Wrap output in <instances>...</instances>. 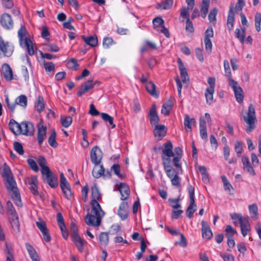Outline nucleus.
I'll use <instances>...</instances> for the list:
<instances>
[{
    "mask_svg": "<svg viewBox=\"0 0 261 261\" xmlns=\"http://www.w3.org/2000/svg\"><path fill=\"white\" fill-rule=\"evenodd\" d=\"M91 195L93 198L91 201V214L88 213L85 218L86 223L89 226L97 227L100 225L104 212L101 210L98 200L100 198L99 191L95 184L91 188Z\"/></svg>",
    "mask_w": 261,
    "mask_h": 261,
    "instance_id": "f257e3e1",
    "label": "nucleus"
},
{
    "mask_svg": "<svg viewBox=\"0 0 261 261\" xmlns=\"http://www.w3.org/2000/svg\"><path fill=\"white\" fill-rule=\"evenodd\" d=\"M243 120L247 124L246 131L247 133L251 132L255 128V123L256 121L255 110L253 104L249 105L246 115L243 116Z\"/></svg>",
    "mask_w": 261,
    "mask_h": 261,
    "instance_id": "f03ea898",
    "label": "nucleus"
},
{
    "mask_svg": "<svg viewBox=\"0 0 261 261\" xmlns=\"http://www.w3.org/2000/svg\"><path fill=\"white\" fill-rule=\"evenodd\" d=\"M230 217L234 221L236 220L239 221L242 234L243 237H246L247 234V232L251 229L248 220L249 218L248 217H243L241 214L238 213L230 214Z\"/></svg>",
    "mask_w": 261,
    "mask_h": 261,
    "instance_id": "7ed1b4c3",
    "label": "nucleus"
},
{
    "mask_svg": "<svg viewBox=\"0 0 261 261\" xmlns=\"http://www.w3.org/2000/svg\"><path fill=\"white\" fill-rule=\"evenodd\" d=\"M44 170L45 172L42 173L44 181L47 183L52 188L57 187L58 185V177L51 171L49 168H47Z\"/></svg>",
    "mask_w": 261,
    "mask_h": 261,
    "instance_id": "20e7f679",
    "label": "nucleus"
},
{
    "mask_svg": "<svg viewBox=\"0 0 261 261\" xmlns=\"http://www.w3.org/2000/svg\"><path fill=\"white\" fill-rule=\"evenodd\" d=\"M228 85L234 92L236 100L240 103L243 102L244 98V92L238 82L233 79H230Z\"/></svg>",
    "mask_w": 261,
    "mask_h": 261,
    "instance_id": "39448f33",
    "label": "nucleus"
},
{
    "mask_svg": "<svg viewBox=\"0 0 261 261\" xmlns=\"http://www.w3.org/2000/svg\"><path fill=\"white\" fill-rule=\"evenodd\" d=\"M174 156V153L173 151V146L170 141H168L164 143L162 147V160L164 163V160L167 159L169 162H171L170 158Z\"/></svg>",
    "mask_w": 261,
    "mask_h": 261,
    "instance_id": "423d86ee",
    "label": "nucleus"
},
{
    "mask_svg": "<svg viewBox=\"0 0 261 261\" xmlns=\"http://www.w3.org/2000/svg\"><path fill=\"white\" fill-rule=\"evenodd\" d=\"M91 162L95 166L100 164L102 158V153L100 149L97 146L93 147L90 152Z\"/></svg>",
    "mask_w": 261,
    "mask_h": 261,
    "instance_id": "0eeeda50",
    "label": "nucleus"
},
{
    "mask_svg": "<svg viewBox=\"0 0 261 261\" xmlns=\"http://www.w3.org/2000/svg\"><path fill=\"white\" fill-rule=\"evenodd\" d=\"M13 53L12 48L10 46L8 42H5L0 37V55L3 54L6 57H10Z\"/></svg>",
    "mask_w": 261,
    "mask_h": 261,
    "instance_id": "6e6552de",
    "label": "nucleus"
},
{
    "mask_svg": "<svg viewBox=\"0 0 261 261\" xmlns=\"http://www.w3.org/2000/svg\"><path fill=\"white\" fill-rule=\"evenodd\" d=\"M0 21L2 27L6 30H10L13 27L12 19L8 13H4L2 15Z\"/></svg>",
    "mask_w": 261,
    "mask_h": 261,
    "instance_id": "1a4fd4ad",
    "label": "nucleus"
},
{
    "mask_svg": "<svg viewBox=\"0 0 261 261\" xmlns=\"http://www.w3.org/2000/svg\"><path fill=\"white\" fill-rule=\"evenodd\" d=\"M148 116L149 118L150 124L152 125H156L158 124L160 118L156 112V106L155 104H153L151 106L148 113Z\"/></svg>",
    "mask_w": 261,
    "mask_h": 261,
    "instance_id": "9d476101",
    "label": "nucleus"
},
{
    "mask_svg": "<svg viewBox=\"0 0 261 261\" xmlns=\"http://www.w3.org/2000/svg\"><path fill=\"white\" fill-rule=\"evenodd\" d=\"M167 131V128L164 125H156L153 130L154 136L158 140H161L166 136Z\"/></svg>",
    "mask_w": 261,
    "mask_h": 261,
    "instance_id": "9b49d317",
    "label": "nucleus"
},
{
    "mask_svg": "<svg viewBox=\"0 0 261 261\" xmlns=\"http://www.w3.org/2000/svg\"><path fill=\"white\" fill-rule=\"evenodd\" d=\"M118 215L122 220L126 219L128 215V205L126 201H122L119 207Z\"/></svg>",
    "mask_w": 261,
    "mask_h": 261,
    "instance_id": "f8f14e48",
    "label": "nucleus"
},
{
    "mask_svg": "<svg viewBox=\"0 0 261 261\" xmlns=\"http://www.w3.org/2000/svg\"><path fill=\"white\" fill-rule=\"evenodd\" d=\"M202 236L203 239L207 240H210L213 237V233L207 223L202 220L201 221Z\"/></svg>",
    "mask_w": 261,
    "mask_h": 261,
    "instance_id": "ddd939ff",
    "label": "nucleus"
},
{
    "mask_svg": "<svg viewBox=\"0 0 261 261\" xmlns=\"http://www.w3.org/2000/svg\"><path fill=\"white\" fill-rule=\"evenodd\" d=\"M121 194V199L123 201L127 199L130 195V190L128 185L124 182H121L118 188Z\"/></svg>",
    "mask_w": 261,
    "mask_h": 261,
    "instance_id": "4468645a",
    "label": "nucleus"
},
{
    "mask_svg": "<svg viewBox=\"0 0 261 261\" xmlns=\"http://www.w3.org/2000/svg\"><path fill=\"white\" fill-rule=\"evenodd\" d=\"M46 127L39 123L38 125L37 140L40 146H41L46 137Z\"/></svg>",
    "mask_w": 261,
    "mask_h": 261,
    "instance_id": "2eb2a0df",
    "label": "nucleus"
},
{
    "mask_svg": "<svg viewBox=\"0 0 261 261\" xmlns=\"http://www.w3.org/2000/svg\"><path fill=\"white\" fill-rule=\"evenodd\" d=\"M177 63L180 71L182 82L183 83L187 84V82H188L189 80L187 69L186 68L183 62L180 58L178 59Z\"/></svg>",
    "mask_w": 261,
    "mask_h": 261,
    "instance_id": "dca6fc26",
    "label": "nucleus"
},
{
    "mask_svg": "<svg viewBox=\"0 0 261 261\" xmlns=\"http://www.w3.org/2000/svg\"><path fill=\"white\" fill-rule=\"evenodd\" d=\"M93 80H89L82 84L77 93V95L79 97L83 96L86 92L93 88V85H92Z\"/></svg>",
    "mask_w": 261,
    "mask_h": 261,
    "instance_id": "f3484780",
    "label": "nucleus"
},
{
    "mask_svg": "<svg viewBox=\"0 0 261 261\" xmlns=\"http://www.w3.org/2000/svg\"><path fill=\"white\" fill-rule=\"evenodd\" d=\"M34 130V125L31 122L28 121L22 122V133L21 134L31 136L33 134Z\"/></svg>",
    "mask_w": 261,
    "mask_h": 261,
    "instance_id": "a211bd4d",
    "label": "nucleus"
},
{
    "mask_svg": "<svg viewBox=\"0 0 261 261\" xmlns=\"http://www.w3.org/2000/svg\"><path fill=\"white\" fill-rule=\"evenodd\" d=\"M10 129L16 135H18L22 133V123H18L14 119H11L9 123Z\"/></svg>",
    "mask_w": 261,
    "mask_h": 261,
    "instance_id": "6ab92c4d",
    "label": "nucleus"
},
{
    "mask_svg": "<svg viewBox=\"0 0 261 261\" xmlns=\"http://www.w3.org/2000/svg\"><path fill=\"white\" fill-rule=\"evenodd\" d=\"M16 185V182L13 176L6 178L5 186L7 189L12 192L13 193L18 192Z\"/></svg>",
    "mask_w": 261,
    "mask_h": 261,
    "instance_id": "aec40b11",
    "label": "nucleus"
},
{
    "mask_svg": "<svg viewBox=\"0 0 261 261\" xmlns=\"http://www.w3.org/2000/svg\"><path fill=\"white\" fill-rule=\"evenodd\" d=\"M171 163L167 159L164 160L163 166L166 174L170 179L174 176V170L171 166Z\"/></svg>",
    "mask_w": 261,
    "mask_h": 261,
    "instance_id": "412c9836",
    "label": "nucleus"
},
{
    "mask_svg": "<svg viewBox=\"0 0 261 261\" xmlns=\"http://www.w3.org/2000/svg\"><path fill=\"white\" fill-rule=\"evenodd\" d=\"M234 16L235 13L234 12V8L232 6H231L229 8L227 20V26L229 31H231L233 28L234 21Z\"/></svg>",
    "mask_w": 261,
    "mask_h": 261,
    "instance_id": "4be33fe9",
    "label": "nucleus"
},
{
    "mask_svg": "<svg viewBox=\"0 0 261 261\" xmlns=\"http://www.w3.org/2000/svg\"><path fill=\"white\" fill-rule=\"evenodd\" d=\"M2 72L5 79L7 81L12 80L13 72L12 69L8 64H4L2 67Z\"/></svg>",
    "mask_w": 261,
    "mask_h": 261,
    "instance_id": "5701e85b",
    "label": "nucleus"
},
{
    "mask_svg": "<svg viewBox=\"0 0 261 261\" xmlns=\"http://www.w3.org/2000/svg\"><path fill=\"white\" fill-rule=\"evenodd\" d=\"M72 241L80 252L84 251V245L87 244V242L82 239L79 236H75L72 237Z\"/></svg>",
    "mask_w": 261,
    "mask_h": 261,
    "instance_id": "b1692460",
    "label": "nucleus"
},
{
    "mask_svg": "<svg viewBox=\"0 0 261 261\" xmlns=\"http://www.w3.org/2000/svg\"><path fill=\"white\" fill-rule=\"evenodd\" d=\"M25 245L32 261H40L39 256L35 248L29 243H25Z\"/></svg>",
    "mask_w": 261,
    "mask_h": 261,
    "instance_id": "393cba45",
    "label": "nucleus"
},
{
    "mask_svg": "<svg viewBox=\"0 0 261 261\" xmlns=\"http://www.w3.org/2000/svg\"><path fill=\"white\" fill-rule=\"evenodd\" d=\"M38 184V180L36 176H32L28 180V184L30 186L29 189L31 192L35 195H38V191L37 190V185Z\"/></svg>",
    "mask_w": 261,
    "mask_h": 261,
    "instance_id": "a878e982",
    "label": "nucleus"
},
{
    "mask_svg": "<svg viewBox=\"0 0 261 261\" xmlns=\"http://www.w3.org/2000/svg\"><path fill=\"white\" fill-rule=\"evenodd\" d=\"M4 251L7 255L6 261H13L14 260V250L10 244L6 242Z\"/></svg>",
    "mask_w": 261,
    "mask_h": 261,
    "instance_id": "bb28decb",
    "label": "nucleus"
},
{
    "mask_svg": "<svg viewBox=\"0 0 261 261\" xmlns=\"http://www.w3.org/2000/svg\"><path fill=\"white\" fill-rule=\"evenodd\" d=\"M174 151L177 156L173 158L174 165L177 168H180L181 165L179 163V161L182 155V151L180 147H176L174 149Z\"/></svg>",
    "mask_w": 261,
    "mask_h": 261,
    "instance_id": "cd10ccee",
    "label": "nucleus"
},
{
    "mask_svg": "<svg viewBox=\"0 0 261 261\" xmlns=\"http://www.w3.org/2000/svg\"><path fill=\"white\" fill-rule=\"evenodd\" d=\"M234 33L235 37L240 40L242 44H244L246 35V28H237L236 29Z\"/></svg>",
    "mask_w": 261,
    "mask_h": 261,
    "instance_id": "c85d7f7f",
    "label": "nucleus"
},
{
    "mask_svg": "<svg viewBox=\"0 0 261 261\" xmlns=\"http://www.w3.org/2000/svg\"><path fill=\"white\" fill-rule=\"evenodd\" d=\"M146 89L151 96L155 97L159 96V94L156 91V86L153 82H148L146 85Z\"/></svg>",
    "mask_w": 261,
    "mask_h": 261,
    "instance_id": "c756f323",
    "label": "nucleus"
},
{
    "mask_svg": "<svg viewBox=\"0 0 261 261\" xmlns=\"http://www.w3.org/2000/svg\"><path fill=\"white\" fill-rule=\"evenodd\" d=\"M22 47H27L28 53L29 55L33 56L34 54V49L33 43L29 38H25V41L23 42Z\"/></svg>",
    "mask_w": 261,
    "mask_h": 261,
    "instance_id": "7c9ffc66",
    "label": "nucleus"
},
{
    "mask_svg": "<svg viewBox=\"0 0 261 261\" xmlns=\"http://www.w3.org/2000/svg\"><path fill=\"white\" fill-rule=\"evenodd\" d=\"M184 125L186 129L188 130V129L190 132L192 131V125H195L196 121L194 118H191L188 115H186L184 119Z\"/></svg>",
    "mask_w": 261,
    "mask_h": 261,
    "instance_id": "2f4dec72",
    "label": "nucleus"
},
{
    "mask_svg": "<svg viewBox=\"0 0 261 261\" xmlns=\"http://www.w3.org/2000/svg\"><path fill=\"white\" fill-rule=\"evenodd\" d=\"M82 37L85 43L91 47H95L98 44V39L96 36H91L85 37L83 36Z\"/></svg>",
    "mask_w": 261,
    "mask_h": 261,
    "instance_id": "473e14b6",
    "label": "nucleus"
},
{
    "mask_svg": "<svg viewBox=\"0 0 261 261\" xmlns=\"http://www.w3.org/2000/svg\"><path fill=\"white\" fill-rule=\"evenodd\" d=\"M196 205L195 204V201H190V204L186 212L187 216L189 218H191L193 216V214L195 213V212H196Z\"/></svg>",
    "mask_w": 261,
    "mask_h": 261,
    "instance_id": "72a5a7b5",
    "label": "nucleus"
},
{
    "mask_svg": "<svg viewBox=\"0 0 261 261\" xmlns=\"http://www.w3.org/2000/svg\"><path fill=\"white\" fill-rule=\"evenodd\" d=\"M248 208L251 218L254 220L258 219V213L257 204L255 203H253L251 205H249Z\"/></svg>",
    "mask_w": 261,
    "mask_h": 261,
    "instance_id": "f704fd0d",
    "label": "nucleus"
},
{
    "mask_svg": "<svg viewBox=\"0 0 261 261\" xmlns=\"http://www.w3.org/2000/svg\"><path fill=\"white\" fill-rule=\"evenodd\" d=\"M13 216L15 217V218H12L10 223L13 230L15 232L17 233L20 231V223L19 222L18 216V215H15Z\"/></svg>",
    "mask_w": 261,
    "mask_h": 261,
    "instance_id": "c9c22d12",
    "label": "nucleus"
},
{
    "mask_svg": "<svg viewBox=\"0 0 261 261\" xmlns=\"http://www.w3.org/2000/svg\"><path fill=\"white\" fill-rule=\"evenodd\" d=\"M60 187L65 197L70 199L72 197V193L69 184H63V186L61 185Z\"/></svg>",
    "mask_w": 261,
    "mask_h": 261,
    "instance_id": "e433bc0d",
    "label": "nucleus"
},
{
    "mask_svg": "<svg viewBox=\"0 0 261 261\" xmlns=\"http://www.w3.org/2000/svg\"><path fill=\"white\" fill-rule=\"evenodd\" d=\"M15 102L17 105L25 108L28 103L27 97L25 95H21L16 98Z\"/></svg>",
    "mask_w": 261,
    "mask_h": 261,
    "instance_id": "4c0bfd02",
    "label": "nucleus"
},
{
    "mask_svg": "<svg viewBox=\"0 0 261 261\" xmlns=\"http://www.w3.org/2000/svg\"><path fill=\"white\" fill-rule=\"evenodd\" d=\"M100 115L103 120L106 122H108L111 125L112 128H114L116 127L115 124L113 123L114 119L112 116L105 113H101Z\"/></svg>",
    "mask_w": 261,
    "mask_h": 261,
    "instance_id": "58836bf2",
    "label": "nucleus"
},
{
    "mask_svg": "<svg viewBox=\"0 0 261 261\" xmlns=\"http://www.w3.org/2000/svg\"><path fill=\"white\" fill-rule=\"evenodd\" d=\"M26 29L25 27L21 25L18 31V36L19 39V43L21 46H22L23 42L25 41V38H28L25 36Z\"/></svg>",
    "mask_w": 261,
    "mask_h": 261,
    "instance_id": "ea45409f",
    "label": "nucleus"
},
{
    "mask_svg": "<svg viewBox=\"0 0 261 261\" xmlns=\"http://www.w3.org/2000/svg\"><path fill=\"white\" fill-rule=\"evenodd\" d=\"M198 169L202 175V180L204 182H208L209 181L208 174L207 172L206 168L204 166H200L198 167Z\"/></svg>",
    "mask_w": 261,
    "mask_h": 261,
    "instance_id": "a19ab883",
    "label": "nucleus"
},
{
    "mask_svg": "<svg viewBox=\"0 0 261 261\" xmlns=\"http://www.w3.org/2000/svg\"><path fill=\"white\" fill-rule=\"evenodd\" d=\"M56 133L55 130L54 129L50 135L48 140L49 144L53 148H56L58 145V144L56 141Z\"/></svg>",
    "mask_w": 261,
    "mask_h": 261,
    "instance_id": "79ce46f5",
    "label": "nucleus"
},
{
    "mask_svg": "<svg viewBox=\"0 0 261 261\" xmlns=\"http://www.w3.org/2000/svg\"><path fill=\"white\" fill-rule=\"evenodd\" d=\"M214 90L206 89L205 92V97L206 98V103L208 105H211L213 102V94Z\"/></svg>",
    "mask_w": 261,
    "mask_h": 261,
    "instance_id": "37998d69",
    "label": "nucleus"
},
{
    "mask_svg": "<svg viewBox=\"0 0 261 261\" xmlns=\"http://www.w3.org/2000/svg\"><path fill=\"white\" fill-rule=\"evenodd\" d=\"M35 107L39 112H42L44 109V98L42 96H39L35 103Z\"/></svg>",
    "mask_w": 261,
    "mask_h": 261,
    "instance_id": "c03bdc74",
    "label": "nucleus"
},
{
    "mask_svg": "<svg viewBox=\"0 0 261 261\" xmlns=\"http://www.w3.org/2000/svg\"><path fill=\"white\" fill-rule=\"evenodd\" d=\"M99 240L102 246H107L109 242L108 233L105 232L100 233L99 236Z\"/></svg>",
    "mask_w": 261,
    "mask_h": 261,
    "instance_id": "a18cd8bd",
    "label": "nucleus"
},
{
    "mask_svg": "<svg viewBox=\"0 0 261 261\" xmlns=\"http://www.w3.org/2000/svg\"><path fill=\"white\" fill-rule=\"evenodd\" d=\"M105 168L102 165L100 166V169L97 170L96 168H94L92 170V175L95 178H98L104 175Z\"/></svg>",
    "mask_w": 261,
    "mask_h": 261,
    "instance_id": "49530a36",
    "label": "nucleus"
},
{
    "mask_svg": "<svg viewBox=\"0 0 261 261\" xmlns=\"http://www.w3.org/2000/svg\"><path fill=\"white\" fill-rule=\"evenodd\" d=\"M72 122V118L71 116H66L61 117V122L63 126L64 127H69Z\"/></svg>",
    "mask_w": 261,
    "mask_h": 261,
    "instance_id": "de8ad7c7",
    "label": "nucleus"
},
{
    "mask_svg": "<svg viewBox=\"0 0 261 261\" xmlns=\"http://www.w3.org/2000/svg\"><path fill=\"white\" fill-rule=\"evenodd\" d=\"M12 199L14 200V203L19 207H22V203L21 202L20 195L19 192L12 193L11 196Z\"/></svg>",
    "mask_w": 261,
    "mask_h": 261,
    "instance_id": "09e8293b",
    "label": "nucleus"
},
{
    "mask_svg": "<svg viewBox=\"0 0 261 261\" xmlns=\"http://www.w3.org/2000/svg\"><path fill=\"white\" fill-rule=\"evenodd\" d=\"M224 67L225 70V75L228 78V83H229L230 79L231 78V70L229 67V64L227 60L224 61Z\"/></svg>",
    "mask_w": 261,
    "mask_h": 261,
    "instance_id": "8fccbe9b",
    "label": "nucleus"
},
{
    "mask_svg": "<svg viewBox=\"0 0 261 261\" xmlns=\"http://www.w3.org/2000/svg\"><path fill=\"white\" fill-rule=\"evenodd\" d=\"M38 163L39 164V166L41 168V174L43 173L45 171L44 169L49 168L48 166L46 165V159L42 156H39L38 160H37Z\"/></svg>",
    "mask_w": 261,
    "mask_h": 261,
    "instance_id": "3c124183",
    "label": "nucleus"
},
{
    "mask_svg": "<svg viewBox=\"0 0 261 261\" xmlns=\"http://www.w3.org/2000/svg\"><path fill=\"white\" fill-rule=\"evenodd\" d=\"M79 65L77 64V60L74 58L70 59L67 63V67L71 69L77 70Z\"/></svg>",
    "mask_w": 261,
    "mask_h": 261,
    "instance_id": "603ef678",
    "label": "nucleus"
},
{
    "mask_svg": "<svg viewBox=\"0 0 261 261\" xmlns=\"http://www.w3.org/2000/svg\"><path fill=\"white\" fill-rule=\"evenodd\" d=\"M210 4L208 3H202L200 11H201V16L203 18H205L206 16V15L208 11Z\"/></svg>",
    "mask_w": 261,
    "mask_h": 261,
    "instance_id": "864d4df0",
    "label": "nucleus"
},
{
    "mask_svg": "<svg viewBox=\"0 0 261 261\" xmlns=\"http://www.w3.org/2000/svg\"><path fill=\"white\" fill-rule=\"evenodd\" d=\"M225 231L227 238H233V236L237 233V231L230 225L226 226Z\"/></svg>",
    "mask_w": 261,
    "mask_h": 261,
    "instance_id": "5fc2aeb1",
    "label": "nucleus"
},
{
    "mask_svg": "<svg viewBox=\"0 0 261 261\" xmlns=\"http://www.w3.org/2000/svg\"><path fill=\"white\" fill-rule=\"evenodd\" d=\"M221 179L222 182L223 184L224 188L225 190L230 191L231 189H233L231 185L230 184V183L229 182V181H228V180L227 179V177L225 176H222Z\"/></svg>",
    "mask_w": 261,
    "mask_h": 261,
    "instance_id": "6e6d98bb",
    "label": "nucleus"
},
{
    "mask_svg": "<svg viewBox=\"0 0 261 261\" xmlns=\"http://www.w3.org/2000/svg\"><path fill=\"white\" fill-rule=\"evenodd\" d=\"M111 169L113 170L115 174H116L120 179H122L124 178V175L120 173V166L119 164H114L112 166Z\"/></svg>",
    "mask_w": 261,
    "mask_h": 261,
    "instance_id": "4d7b16f0",
    "label": "nucleus"
},
{
    "mask_svg": "<svg viewBox=\"0 0 261 261\" xmlns=\"http://www.w3.org/2000/svg\"><path fill=\"white\" fill-rule=\"evenodd\" d=\"M12 176L13 174L10 167L7 165L6 163H5L3 166V176L5 178H7Z\"/></svg>",
    "mask_w": 261,
    "mask_h": 261,
    "instance_id": "13d9d810",
    "label": "nucleus"
},
{
    "mask_svg": "<svg viewBox=\"0 0 261 261\" xmlns=\"http://www.w3.org/2000/svg\"><path fill=\"white\" fill-rule=\"evenodd\" d=\"M7 213L8 215H13L15 216V215H17L12 203L10 201H8L6 204Z\"/></svg>",
    "mask_w": 261,
    "mask_h": 261,
    "instance_id": "bf43d9fd",
    "label": "nucleus"
},
{
    "mask_svg": "<svg viewBox=\"0 0 261 261\" xmlns=\"http://www.w3.org/2000/svg\"><path fill=\"white\" fill-rule=\"evenodd\" d=\"M218 9L217 8H213L212 9L208 14V19L210 22H216V15L218 13Z\"/></svg>",
    "mask_w": 261,
    "mask_h": 261,
    "instance_id": "052dcab7",
    "label": "nucleus"
},
{
    "mask_svg": "<svg viewBox=\"0 0 261 261\" xmlns=\"http://www.w3.org/2000/svg\"><path fill=\"white\" fill-rule=\"evenodd\" d=\"M14 148L15 150L19 154L23 155L24 150L21 144L18 142L15 141L14 143Z\"/></svg>",
    "mask_w": 261,
    "mask_h": 261,
    "instance_id": "680f3d73",
    "label": "nucleus"
},
{
    "mask_svg": "<svg viewBox=\"0 0 261 261\" xmlns=\"http://www.w3.org/2000/svg\"><path fill=\"white\" fill-rule=\"evenodd\" d=\"M234 150L238 157H240L242 152V143L241 141H237L234 145Z\"/></svg>",
    "mask_w": 261,
    "mask_h": 261,
    "instance_id": "e2e57ef3",
    "label": "nucleus"
},
{
    "mask_svg": "<svg viewBox=\"0 0 261 261\" xmlns=\"http://www.w3.org/2000/svg\"><path fill=\"white\" fill-rule=\"evenodd\" d=\"M114 43L113 39L111 37H106L103 40V46L106 48H109Z\"/></svg>",
    "mask_w": 261,
    "mask_h": 261,
    "instance_id": "0e129e2a",
    "label": "nucleus"
},
{
    "mask_svg": "<svg viewBox=\"0 0 261 261\" xmlns=\"http://www.w3.org/2000/svg\"><path fill=\"white\" fill-rule=\"evenodd\" d=\"M152 23L155 29L159 26L162 27L164 25V21L161 17H156L153 19Z\"/></svg>",
    "mask_w": 261,
    "mask_h": 261,
    "instance_id": "69168bd1",
    "label": "nucleus"
},
{
    "mask_svg": "<svg viewBox=\"0 0 261 261\" xmlns=\"http://www.w3.org/2000/svg\"><path fill=\"white\" fill-rule=\"evenodd\" d=\"M27 162L30 166V168L35 172H37L39 170L38 167L36 162L32 159H28Z\"/></svg>",
    "mask_w": 261,
    "mask_h": 261,
    "instance_id": "338daca9",
    "label": "nucleus"
},
{
    "mask_svg": "<svg viewBox=\"0 0 261 261\" xmlns=\"http://www.w3.org/2000/svg\"><path fill=\"white\" fill-rule=\"evenodd\" d=\"M59 47L54 44H48L46 45L45 50L48 51L58 52L59 50Z\"/></svg>",
    "mask_w": 261,
    "mask_h": 261,
    "instance_id": "774afa93",
    "label": "nucleus"
}]
</instances>
